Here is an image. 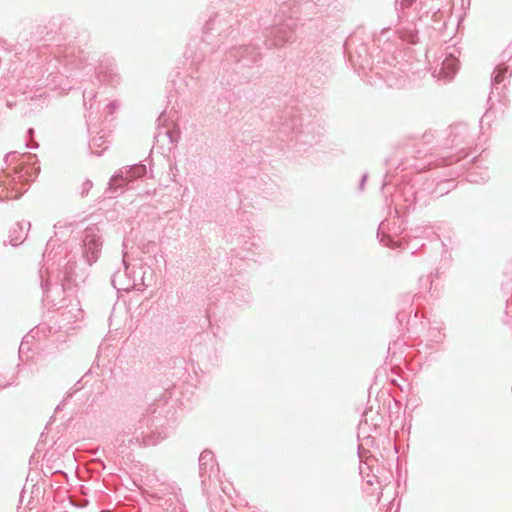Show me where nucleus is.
<instances>
[{
    "label": "nucleus",
    "mask_w": 512,
    "mask_h": 512,
    "mask_svg": "<svg viewBox=\"0 0 512 512\" xmlns=\"http://www.w3.org/2000/svg\"><path fill=\"white\" fill-rule=\"evenodd\" d=\"M477 157H474L471 161L476 162ZM489 173L487 168H482L477 163H474L467 171L466 179L470 183H484L489 179Z\"/></svg>",
    "instance_id": "obj_21"
},
{
    "label": "nucleus",
    "mask_w": 512,
    "mask_h": 512,
    "mask_svg": "<svg viewBox=\"0 0 512 512\" xmlns=\"http://www.w3.org/2000/svg\"><path fill=\"white\" fill-rule=\"evenodd\" d=\"M55 246V241L50 239L47 244H46V249L45 251L43 252V259L45 261H50L52 259L55 258L56 254L54 256H52V249L50 250V248H54Z\"/></svg>",
    "instance_id": "obj_28"
},
{
    "label": "nucleus",
    "mask_w": 512,
    "mask_h": 512,
    "mask_svg": "<svg viewBox=\"0 0 512 512\" xmlns=\"http://www.w3.org/2000/svg\"><path fill=\"white\" fill-rule=\"evenodd\" d=\"M38 28V26H34L32 24L22 25L18 31L15 43L12 45L10 50L18 55L22 54L24 51H30L33 49L34 42L37 41V39L34 38V30Z\"/></svg>",
    "instance_id": "obj_15"
},
{
    "label": "nucleus",
    "mask_w": 512,
    "mask_h": 512,
    "mask_svg": "<svg viewBox=\"0 0 512 512\" xmlns=\"http://www.w3.org/2000/svg\"><path fill=\"white\" fill-rule=\"evenodd\" d=\"M16 179L21 182L25 180V174L22 169L17 170L14 168V176L10 177L9 174L2 172L0 174V201L5 198L16 199L22 192L16 189Z\"/></svg>",
    "instance_id": "obj_14"
},
{
    "label": "nucleus",
    "mask_w": 512,
    "mask_h": 512,
    "mask_svg": "<svg viewBox=\"0 0 512 512\" xmlns=\"http://www.w3.org/2000/svg\"><path fill=\"white\" fill-rule=\"evenodd\" d=\"M89 148L91 150V153L97 156H101L104 153V151L108 148V141L106 136L103 134L93 137L89 143Z\"/></svg>",
    "instance_id": "obj_24"
},
{
    "label": "nucleus",
    "mask_w": 512,
    "mask_h": 512,
    "mask_svg": "<svg viewBox=\"0 0 512 512\" xmlns=\"http://www.w3.org/2000/svg\"><path fill=\"white\" fill-rule=\"evenodd\" d=\"M303 114L295 107H286L272 122L273 131L278 133L281 141H294L296 146H313L320 142L323 128L320 123L310 118L304 123Z\"/></svg>",
    "instance_id": "obj_3"
},
{
    "label": "nucleus",
    "mask_w": 512,
    "mask_h": 512,
    "mask_svg": "<svg viewBox=\"0 0 512 512\" xmlns=\"http://www.w3.org/2000/svg\"><path fill=\"white\" fill-rule=\"evenodd\" d=\"M27 134L30 138H33V136L35 134V130L33 128H29L27 131Z\"/></svg>",
    "instance_id": "obj_42"
},
{
    "label": "nucleus",
    "mask_w": 512,
    "mask_h": 512,
    "mask_svg": "<svg viewBox=\"0 0 512 512\" xmlns=\"http://www.w3.org/2000/svg\"><path fill=\"white\" fill-rule=\"evenodd\" d=\"M419 286L423 290L430 291V289L432 287V280H431L430 276L420 277L419 278Z\"/></svg>",
    "instance_id": "obj_29"
},
{
    "label": "nucleus",
    "mask_w": 512,
    "mask_h": 512,
    "mask_svg": "<svg viewBox=\"0 0 512 512\" xmlns=\"http://www.w3.org/2000/svg\"><path fill=\"white\" fill-rule=\"evenodd\" d=\"M147 173L146 165L142 163L126 166L112 175L105 195L108 198H115L119 191L130 182L143 177Z\"/></svg>",
    "instance_id": "obj_9"
},
{
    "label": "nucleus",
    "mask_w": 512,
    "mask_h": 512,
    "mask_svg": "<svg viewBox=\"0 0 512 512\" xmlns=\"http://www.w3.org/2000/svg\"><path fill=\"white\" fill-rule=\"evenodd\" d=\"M96 95H97V93L94 90L85 89L83 91L84 106L85 107L87 106L88 100L92 101L94 98H96Z\"/></svg>",
    "instance_id": "obj_32"
},
{
    "label": "nucleus",
    "mask_w": 512,
    "mask_h": 512,
    "mask_svg": "<svg viewBox=\"0 0 512 512\" xmlns=\"http://www.w3.org/2000/svg\"><path fill=\"white\" fill-rule=\"evenodd\" d=\"M19 157V153L16 152V151H11L9 153H7L4 157V162L7 164V165H10L12 164L16 159H18Z\"/></svg>",
    "instance_id": "obj_33"
},
{
    "label": "nucleus",
    "mask_w": 512,
    "mask_h": 512,
    "mask_svg": "<svg viewBox=\"0 0 512 512\" xmlns=\"http://www.w3.org/2000/svg\"><path fill=\"white\" fill-rule=\"evenodd\" d=\"M420 294H421V292H419L418 294H415L413 297H411L409 294H407L405 296V299L403 300V303L411 305L414 298H417V299L420 298Z\"/></svg>",
    "instance_id": "obj_35"
},
{
    "label": "nucleus",
    "mask_w": 512,
    "mask_h": 512,
    "mask_svg": "<svg viewBox=\"0 0 512 512\" xmlns=\"http://www.w3.org/2000/svg\"><path fill=\"white\" fill-rule=\"evenodd\" d=\"M34 337L28 333L22 338V341L19 346V357L22 359L23 354L27 353L31 349V343Z\"/></svg>",
    "instance_id": "obj_27"
},
{
    "label": "nucleus",
    "mask_w": 512,
    "mask_h": 512,
    "mask_svg": "<svg viewBox=\"0 0 512 512\" xmlns=\"http://www.w3.org/2000/svg\"><path fill=\"white\" fill-rule=\"evenodd\" d=\"M389 185V181L387 180V175L385 176V179L383 181V184H382V190L385 189V187H387Z\"/></svg>",
    "instance_id": "obj_43"
},
{
    "label": "nucleus",
    "mask_w": 512,
    "mask_h": 512,
    "mask_svg": "<svg viewBox=\"0 0 512 512\" xmlns=\"http://www.w3.org/2000/svg\"><path fill=\"white\" fill-rule=\"evenodd\" d=\"M434 195V179H426L416 187V206H424Z\"/></svg>",
    "instance_id": "obj_20"
},
{
    "label": "nucleus",
    "mask_w": 512,
    "mask_h": 512,
    "mask_svg": "<svg viewBox=\"0 0 512 512\" xmlns=\"http://www.w3.org/2000/svg\"><path fill=\"white\" fill-rule=\"evenodd\" d=\"M166 404V400L160 398L150 404L145 413L130 417L126 427L115 437L114 448L123 454L134 447L156 445L167 438L164 421L156 416L161 414Z\"/></svg>",
    "instance_id": "obj_2"
},
{
    "label": "nucleus",
    "mask_w": 512,
    "mask_h": 512,
    "mask_svg": "<svg viewBox=\"0 0 512 512\" xmlns=\"http://www.w3.org/2000/svg\"><path fill=\"white\" fill-rule=\"evenodd\" d=\"M388 230L389 222L387 220L382 221L378 226L377 236L379 238L380 243L384 244L385 246H392L394 240L391 234L387 232Z\"/></svg>",
    "instance_id": "obj_25"
},
{
    "label": "nucleus",
    "mask_w": 512,
    "mask_h": 512,
    "mask_svg": "<svg viewBox=\"0 0 512 512\" xmlns=\"http://www.w3.org/2000/svg\"><path fill=\"white\" fill-rule=\"evenodd\" d=\"M382 494V492H380L378 495H377V501L380 500V495Z\"/></svg>",
    "instance_id": "obj_45"
},
{
    "label": "nucleus",
    "mask_w": 512,
    "mask_h": 512,
    "mask_svg": "<svg viewBox=\"0 0 512 512\" xmlns=\"http://www.w3.org/2000/svg\"><path fill=\"white\" fill-rule=\"evenodd\" d=\"M396 318L397 320L402 323L404 318H405V313L404 312H398L397 315H396Z\"/></svg>",
    "instance_id": "obj_39"
},
{
    "label": "nucleus",
    "mask_w": 512,
    "mask_h": 512,
    "mask_svg": "<svg viewBox=\"0 0 512 512\" xmlns=\"http://www.w3.org/2000/svg\"><path fill=\"white\" fill-rule=\"evenodd\" d=\"M325 2V0H305L304 8H312V5L322 6Z\"/></svg>",
    "instance_id": "obj_34"
},
{
    "label": "nucleus",
    "mask_w": 512,
    "mask_h": 512,
    "mask_svg": "<svg viewBox=\"0 0 512 512\" xmlns=\"http://www.w3.org/2000/svg\"><path fill=\"white\" fill-rule=\"evenodd\" d=\"M7 106L11 108L12 107V103L7 102Z\"/></svg>",
    "instance_id": "obj_46"
},
{
    "label": "nucleus",
    "mask_w": 512,
    "mask_h": 512,
    "mask_svg": "<svg viewBox=\"0 0 512 512\" xmlns=\"http://www.w3.org/2000/svg\"><path fill=\"white\" fill-rule=\"evenodd\" d=\"M511 55L512 51L510 49H506L502 53V61L500 64H498L491 76V86L492 90L489 95V100H492V97L497 93L500 94V90H503L505 88V85H502V82L505 79L506 74L509 73V76H511L510 70V64L511 61Z\"/></svg>",
    "instance_id": "obj_13"
},
{
    "label": "nucleus",
    "mask_w": 512,
    "mask_h": 512,
    "mask_svg": "<svg viewBox=\"0 0 512 512\" xmlns=\"http://www.w3.org/2000/svg\"><path fill=\"white\" fill-rule=\"evenodd\" d=\"M452 186L451 180H444L435 183L434 182V195L436 198L441 197L445 194H447L450 190V187Z\"/></svg>",
    "instance_id": "obj_26"
},
{
    "label": "nucleus",
    "mask_w": 512,
    "mask_h": 512,
    "mask_svg": "<svg viewBox=\"0 0 512 512\" xmlns=\"http://www.w3.org/2000/svg\"><path fill=\"white\" fill-rule=\"evenodd\" d=\"M79 390V388H75L74 390L70 391L67 393V397H72V395L77 391Z\"/></svg>",
    "instance_id": "obj_44"
},
{
    "label": "nucleus",
    "mask_w": 512,
    "mask_h": 512,
    "mask_svg": "<svg viewBox=\"0 0 512 512\" xmlns=\"http://www.w3.org/2000/svg\"><path fill=\"white\" fill-rule=\"evenodd\" d=\"M79 384H80V381H77V382L75 383V387H76V386H78Z\"/></svg>",
    "instance_id": "obj_49"
},
{
    "label": "nucleus",
    "mask_w": 512,
    "mask_h": 512,
    "mask_svg": "<svg viewBox=\"0 0 512 512\" xmlns=\"http://www.w3.org/2000/svg\"><path fill=\"white\" fill-rule=\"evenodd\" d=\"M297 25L298 17L293 15L283 17L276 14L273 26L266 27L261 32L262 44L270 49L272 47H282L294 41Z\"/></svg>",
    "instance_id": "obj_6"
},
{
    "label": "nucleus",
    "mask_w": 512,
    "mask_h": 512,
    "mask_svg": "<svg viewBox=\"0 0 512 512\" xmlns=\"http://www.w3.org/2000/svg\"><path fill=\"white\" fill-rule=\"evenodd\" d=\"M238 16V14L233 15L227 11L218 12L205 23L203 33L208 35L215 32L220 39H224L236 30L244 36H249L250 33H255L261 28L259 19L254 13H249L242 19H239Z\"/></svg>",
    "instance_id": "obj_4"
},
{
    "label": "nucleus",
    "mask_w": 512,
    "mask_h": 512,
    "mask_svg": "<svg viewBox=\"0 0 512 512\" xmlns=\"http://www.w3.org/2000/svg\"><path fill=\"white\" fill-rule=\"evenodd\" d=\"M127 252H123L122 264L124 270H117L111 276V285L118 291H131L134 289L140 290V286L144 285L143 277L136 278V271H130L129 265L126 262Z\"/></svg>",
    "instance_id": "obj_11"
},
{
    "label": "nucleus",
    "mask_w": 512,
    "mask_h": 512,
    "mask_svg": "<svg viewBox=\"0 0 512 512\" xmlns=\"http://www.w3.org/2000/svg\"><path fill=\"white\" fill-rule=\"evenodd\" d=\"M402 183L396 186L394 193L391 195V204L395 205V211L398 214L399 208L409 211L416 207V183Z\"/></svg>",
    "instance_id": "obj_12"
},
{
    "label": "nucleus",
    "mask_w": 512,
    "mask_h": 512,
    "mask_svg": "<svg viewBox=\"0 0 512 512\" xmlns=\"http://www.w3.org/2000/svg\"><path fill=\"white\" fill-rule=\"evenodd\" d=\"M458 69V61L455 59H446L441 64V67L438 71V77L443 78L445 80H450L455 75Z\"/></svg>",
    "instance_id": "obj_23"
},
{
    "label": "nucleus",
    "mask_w": 512,
    "mask_h": 512,
    "mask_svg": "<svg viewBox=\"0 0 512 512\" xmlns=\"http://www.w3.org/2000/svg\"><path fill=\"white\" fill-rule=\"evenodd\" d=\"M102 245V233L99 225L87 226L82 237V258L87 265L91 266L98 260Z\"/></svg>",
    "instance_id": "obj_10"
},
{
    "label": "nucleus",
    "mask_w": 512,
    "mask_h": 512,
    "mask_svg": "<svg viewBox=\"0 0 512 512\" xmlns=\"http://www.w3.org/2000/svg\"><path fill=\"white\" fill-rule=\"evenodd\" d=\"M193 61L199 63V61H198V59L196 57L193 58Z\"/></svg>",
    "instance_id": "obj_47"
},
{
    "label": "nucleus",
    "mask_w": 512,
    "mask_h": 512,
    "mask_svg": "<svg viewBox=\"0 0 512 512\" xmlns=\"http://www.w3.org/2000/svg\"><path fill=\"white\" fill-rule=\"evenodd\" d=\"M38 146H39L38 143L35 142V141H31V142H27L26 143V147L30 148V149H37Z\"/></svg>",
    "instance_id": "obj_38"
},
{
    "label": "nucleus",
    "mask_w": 512,
    "mask_h": 512,
    "mask_svg": "<svg viewBox=\"0 0 512 512\" xmlns=\"http://www.w3.org/2000/svg\"><path fill=\"white\" fill-rule=\"evenodd\" d=\"M475 132H471L465 123H457L449 127V133L446 137V148L455 150V155L449 154L444 156L443 165H450L458 162L468 156L466 150L471 148L475 141Z\"/></svg>",
    "instance_id": "obj_7"
},
{
    "label": "nucleus",
    "mask_w": 512,
    "mask_h": 512,
    "mask_svg": "<svg viewBox=\"0 0 512 512\" xmlns=\"http://www.w3.org/2000/svg\"><path fill=\"white\" fill-rule=\"evenodd\" d=\"M92 187H93V182L89 179H86L81 185L80 195L82 197L87 196Z\"/></svg>",
    "instance_id": "obj_31"
},
{
    "label": "nucleus",
    "mask_w": 512,
    "mask_h": 512,
    "mask_svg": "<svg viewBox=\"0 0 512 512\" xmlns=\"http://www.w3.org/2000/svg\"><path fill=\"white\" fill-rule=\"evenodd\" d=\"M79 384H80V381H77V382L75 383V387H76V386H78Z\"/></svg>",
    "instance_id": "obj_48"
},
{
    "label": "nucleus",
    "mask_w": 512,
    "mask_h": 512,
    "mask_svg": "<svg viewBox=\"0 0 512 512\" xmlns=\"http://www.w3.org/2000/svg\"><path fill=\"white\" fill-rule=\"evenodd\" d=\"M368 414L369 412H365L363 414V419L360 421V426H359V429L360 430H363L365 426H370V424L368 423ZM371 426H373V429L376 430L377 427H378V423L377 422H374V419H372V422H371Z\"/></svg>",
    "instance_id": "obj_30"
},
{
    "label": "nucleus",
    "mask_w": 512,
    "mask_h": 512,
    "mask_svg": "<svg viewBox=\"0 0 512 512\" xmlns=\"http://www.w3.org/2000/svg\"><path fill=\"white\" fill-rule=\"evenodd\" d=\"M96 77L99 82L116 86L119 83V75L114 63L110 59L102 60L96 69Z\"/></svg>",
    "instance_id": "obj_16"
},
{
    "label": "nucleus",
    "mask_w": 512,
    "mask_h": 512,
    "mask_svg": "<svg viewBox=\"0 0 512 512\" xmlns=\"http://www.w3.org/2000/svg\"><path fill=\"white\" fill-rule=\"evenodd\" d=\"M79 384H80V381H77V382L75 383V387H76V386H78Z\"/></svg>",
    "instance_id": "obj_50"
},
{
    "label": "nucleus",
    "mask_w": 512,
    "mask_h": 512,
    "mask_svg": "<svg viewBox=\"0 0 512 512\" xmlns=\"http://www.w3.org/2000/svg\"><path fill=\"white\" fill-rule=\"evenodd\" d=\"M167 136L169 137V140H170L171 143L176 142V140L173 137V133L171 131L167 132Z\"/></svg>",
    "instance_id": "obj_41"
},
{
    "label": "nucleus",
    "mask_w": 512,
    "mask_h": 512,
    "mask_svg": "<svg viewBox=\"0 0 512 512\" xmlns=\"http://www.w3.org/2000/svg\"><path fill=\"white\" fill-rule=\"evenodd\" d=\"M392 38L416 44L419 40L416 24L408 22L396 30L383 27L379 34H373L372 49L362 43L353 52L352 39L345 42L344 49L355 68L369 70L390 87L400 88L405 84L407 74L393 54L397 46Z\"/></svg>",
    "instance_id": "obj_1"
},
{
    "label": "nucleus",
    "mask_w": 512,
    "mask_h": 512,
    "mask_svg": "<svg viewBox=\"0 0 512 512\" xmlns=\"http://www.w3.org/2000/svg\"><path fill=\"white\" fill-rule=\"evenodd\" d=\"M117 107L118 105L116 101H111L107 104V108L110 110V113H112Z\"/></svg>",
    "instance_id": "obj_37"
},
{
    "label": "nucleus",
    "mask_w": 512,
    "mask_h": 512,
    "mask_svg": "<svg viewBox=\"0 0 512 512\" xmlns=\"http://www.w3.org/2000/svg\"><path fill=\"white\" fill-rule=\"evenodd\" d=\"M86 270L79 267L77 261L69 258L65 263L63 269L59 271L55 284L51 283V276L49 275L46 280L41 275V288L43 295L47 300L55 303L56 298L52 294H62L65 291L73 290L78 287L80 283L86 279Z\"/></svg>",
    "instance_id": "obj_5"
},
{
    "label": "nucleus",
    "mask_w": 512,
    "mask_h": 512,
    "mask_svg": "<svg viewBox=\"0 0 512 512\" xmlns=\"http://www.w3.org/2000/svg\"><path fill=\"white\" fill-rule=\"evenodd\" d=\"M278 6V13L283 17L293 15L298 17L299 13L310 12L311 8H304V3L301 4V0H274Z\"/></svg>",
    "instance_id": "obj_18"
},
{
    "label": "nucleus",
    "mask_w": 512,
    "mask_h": 512,
    "mask_svg": "<svg viewBox=\"0 0 512 512\" xmlns=\"http://www.w3.org/2000/svg\"><path fill=\"white\" fill-rule=\"evenodd\" d=\"M30 226H31L30 222H26V223L16 222L15 224H13L9 229V235H8L9 243L13 247H17L20 244H22L23 241L27 237V232L30 229Z\"/></svg>",
    "instance_id": "obj_19"
},
{
    "label": "nucleus",
    "mask_w": 512,
    "mask_h": 512,
    "mask_svg": "<svg viewBox=\"0 0 512 512\" xmlns=\"http://www.w3.org/2000/svg\"><path fill=\"white\" fill-rule=\"evenodd\" d=\"M215 469L218 471L214 454L210 450H204L199 456V476L202 484L205 483L206 478H210Z\"/></svg>",
    "instance_id": "obj_17"
},
{
    "label": "nucleus",
    "mask_w": 512,
    "mask_h": 512,
    "mask_svg": "<svg viewBox=\"0 0 512 512\" xmlns=\"http://www.w3.org/2000/svg\"><path fill=\"white\" fill-rule=\"evenodd\" d=\"M433 1L434 0H400V7L401 10H404L405 8L415 6V10L421 13L419 16V20H421L423 15L429 14L432 10H438V8L429 5Z\"/></svg>",
    "instance_id": "obj_22"
},
{
    "label": "nucleus",
    "mask_w": 512,
    "mask_h": 512,
    "mask_svg": "<svg viewBox=\"0 0 512 512\" xmlns=\"http://www.w3.org/2000/svg\"><path fill=\"white\" fill-rule=\"evenodd\" d=\"M375 478H377V477H376V476H371V477H370V476L368 475V478L366 479V484H367V485H370V486H371V485H373V481H374V479H375Z\"/></svg>",
    "instance_id": "obj_40"
},
{
    "label": "nucleus",
    "mask_w": 512,
    "mask_h": 512,
    "mask_svg": "<svg viewBox=\"0 0 512 512\" xmlns=\"http://www.w3.org/2000/svg\"><path fill=\"white\" fill-rule=\"evenodd\" d=\"M263 39L259 36L253 39L251 44L234 46L225 52V61L228 63H237L243 67H251L257 64L261 59V49Z\"/></svg>",
    "instance_id": "obj_8"
},
{
    "label": "nucleus",
    "mask_w": 512,
    "mask_h": 512,
    "mask_svg": "<svg viewBox=\"0 0 512 512\" xmlns=\"http://www.w3.org/2000/svg\"><path fill=\"white\" fill-rule=\"evenodd\" d=\"M367 178H368V174L367 173H364L361 180H360V183H359V190L360 191H363L364 190V186H365V183L367 181Z\"/></svg>",
    "instance_id": "obj_36"
}]
</instances>
